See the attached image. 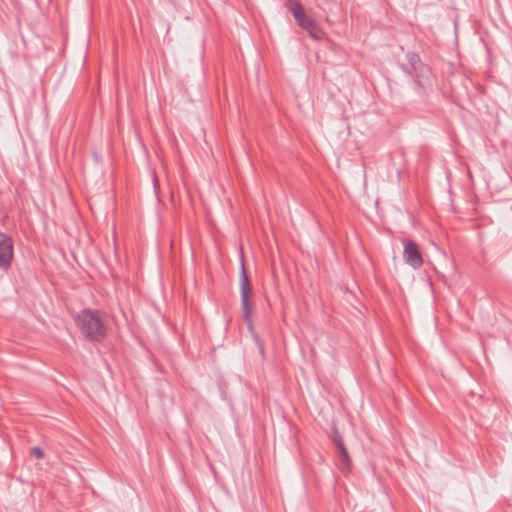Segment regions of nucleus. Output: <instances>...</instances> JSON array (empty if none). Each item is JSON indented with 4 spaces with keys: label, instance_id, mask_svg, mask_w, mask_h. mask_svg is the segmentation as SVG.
<instances>
[{
    "label": "nucleus",
    "instance_id": "1",
    "mask_svg": "<svg viewBox=\"0 0 512 512\" xmlns=\"http://www.w3.org/2000/svg\"><path fill=\"white\" fill-rule=\"evenodd\" d=\"M81 334L89 342H102L108 333L104 313L97 309L85 308L74 318Z\"/></svg>",
    "mask_w": 512,
    "mask_h": 512
},
{
    "label": "nucleus",
    "instance_id": "2",
    "mask_svg": "<svg viewBox=\"0 0 512 512\" xmlns=\"http://www.w3.org/2000/svg\"><path fill=\"white\" fill-rule=\"evenodd\" d=\"M284 5L292 13L298 26L305 30L310 37L316 40L322 39L324 35L323 30L319 27L316 20L307 15L299 1L286 0Z\"/></svg>",
    "mask_w": 512,
    "mask_h": 512
},
{
    "label": "nucleus",
    "instance_id": "3",
    "mask_svg": "<svg viewBox=\"0 0 512 512\" xmlns=\"http://www.w3.org/2000/svg\"><path fill=\"white\" fill-rule=\"evenodd\" d=\"M252 287L247 275L244 263L241 265V273H240V296H241V309L242 316L244 321L246 322L248 329L253 331V322H252V311H253V301L251 300Z\"/></svg>",
    "mask_w": 512,
    "mask_h": 512
},
{
    "label": "nucleus",
    "instance_id": "4",
    "mask_svg": "<svg viewBox=\"0 0 512 512\" xmlns=\"http://www.w3.org/2000/svg\"><path fill=\"white\" fill-rule=\"evenodd\" d=\"M406 59L408 63L401 65L403 71L410 75L415 83L422 86V78L429 73V67L421 61L419 55L415 52H408Z\"/></svg>",
    "mask_w": 512,
    "mask_h": 512
},
{
    "label": "nucleus",
    "instance_id": "5",
    "mask_svg": "<svg viewBox=\"0 0 512 512\" xmlns=\"http://www.w3.org/2000/svg\"><path fill=\"white\" fill-rule=\"evenodd\" d=\"M14 243L10 236L0 232V269L7 271L13 262Z\"/></svg>",
    "mask_w": 512,
    "mask_h": 512
},
{
    "label": "nucleus",
    "instance_id": "6",
    "mask_svg": "<svg viewBox=\"0 0 512 512\" xmlns=\"http://www.w3.org/2000/svg\"><path fill=\"white\" fill-rule=\"evenodd\" d=\"M403 258L413 268H419L423 264V258L416 242L410 239H403Z\"/></svg>",
    "mask_w": 512,
    "mask_h": 512
},
{
    "label": "nucleus",
    "instance_id": "7",
    "mask_svg": "<svg viewBox=\"0 0 512 512\" xmlns=\"http://www.w3.org/2000/svg\"><path fill=\"white\" fill-rule=\"evenodd\" d=\"M337 450H338L339 460H340L342 469L349 470L350 466H351V460H350L349 453L347 451L346 446L344 445V446L338 447Z\"/></svg>",
    "mask_w": 512,
    "mask_h": 512
},
{
    "label": "nucleus",
    "instance_id": "8",
    "mask_svg": "<svg viewBox=\"0 0 512 512\" xmlns=\"http://www.w3.org/2000/svg\"><path fill=\"white\" fill-rule=\"evenodd\" d=\"M333 441L337 448L345 445L342 436L337 431L334 432Z\"/></svg>",
    "mask_w": 512,
    "mask_h": 512
},
{
    "label": "nucleus",
    "instance_id": "9",
    "mask_svg": "<svg viewBox=\"0 0 512 512\" xmlns=\"http://www.w3.org/2000/svg\"><path fill=\"white\" fill-rule=\"evenodd\" d=\"M32 454L37 458V459H42L44 458V451L42 448L36 446L32 449Z\"/></svg>",
    "mask_w": 512,
    "mask_h": 512
},
{
    "label": "nucleus",
    "instance_id": "10",
    "mask_svg": "<svg viewBox=\"0 0 512 512\" xmlns=\"http://www.w3.org/2000/svg\"><path fill=\"white\" fill-rule=\"evenodd\" d=\"M510 159H511V165H512V147H511V152H510Z\"/></svg>",
    "mask_w": 512,
    "mask_h": 512
}]
</instances>
